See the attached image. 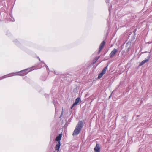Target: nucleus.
Masks as SVG:
<instances>
[{"mask_svg":"<svg viewBox=\"0 0 152 152\" xmlns=\"http://www.w3.org/2000/svg\"><path fill=\"white\" fill-rule=\"evenodd\" d=\"M83 126V122L82 121H79L73 132V135L74 136L78 135L81 130Z\"/></svg>","mask_w":152,"mask_h":152,"instance_id":"1","label":"nucleus"},{"mask_svg":"<svg viewBox=\"0 0 152 152\" xmlns=\"http://www.w3.org/2000/svg\"><path fill=\"white\" fill-rule=\"evenodd\" d=\"M107 68V66L106 67H104L102 70V72L99 74L98 76V78L99 79H100L103 76V75L106 72V71Z\"/></svg>","mask_w":152,"mask_h":152,"instance_id":"2","label":"nucleus"},{"mask_svg":"<svg viewBox=\"0 0 152 152\" xmlns=\"http://www.w3.org/2000/svg\"><path fill=\"white\" fill-rule=\"evenodd\" d=\"M27 69H25L19 72H18L17 75L21 76L25 75L28 73V72H27Z\"/></svg>","mask_w":152,"mask_h":152,"instance_id":"3","label":"nucleus"},{"mask_svg":"<svg viewBox=\"0 0 152 152\" xmlns=\"http://www.w3.org/2000/svg\"><path fill=\"white\" fill-rule=\"evenodd\" d=\"M116 49L114 48L110 54V58H112L116 53L117 52Z\"/></svg>","mask_w":152,"mask_h":152,"instance_id":"4","label":"nucleus"},{"mask_svg":"<svg viewBox=\"0 0 152 152\" xmlns=\"http://www.w3.org/2000/svg\"><path fill=\"white\" fill-rule=\"evenodd\" d=\"M105 42L104 41H103L100 44L99 48V50L98 51V53L99 54L101 52L102 49L103 48L104 45L105 44Z\"/></svg>","mask_w":152,"mask_h":152,"instance_id":"5","label":"nucleus"},{"mask_svg":"<svg viewBox=\"0 0 152 152\" xmlns=\"http://www.w3.org/2000/svg\"><path fill=\"white\" fill-rule=\"evenodd\" d=\"M80 101V97L77 98L75 100V103L73 104L72 106L71 107V109H72L73 107L74 106L76 105L77 104L79 103Z\"/></svg>","mask_w":152,"mask_h":152,"instance_id":"6","label":"nucleus"},{"mask_svg":"<svg viewBox=\"0 0 152 152\" xmlns=\"http://www.w3.org/2000/svg\"><path fill=\"white\" fill-rule=\"evenodd\" d=\"M94 150L95 152H100V147L98 144H96V145L94 148Z\"/></svg>","mask_w":152,"mask_h":152,"instance_id":"7","label":"nucleus"},{"mask_svg":"<svg viewBox=\"0 0 152 152\" xmlns=\"http://www.w3.org/2000/svg\"><path fill=\"white\" fill-rule=\"evenodd\" d=\"M61 145V142H58V143L56 145L55 147V149L56 151L57 152H58L60 148V147Z\"/></svg>","mask_w":152,"mask_h":152,"instance_id":"8","label":"nucleus"},{"mask_svg":"<svg viewBox=\"0 0 152 152\" xmlns=\"http://www.w3.org/2000/svg\"><path fill=\"white\" fill-rule=\"evenodd\" d=\"M62 135L61 134H60L59 135L57 136L55 139V140L58 142H60V140H61L62 137Z\"/></svg>","mask_w":152,"mask_h":152,"instance_id":"9","label":"nucleus"},{"mask_svg":"<svg viewBox=\"0 0 152 152\" xmlns=\"http://www.w3.org/2000/svg\"><path fill=\"white\" fill-rule=\"evenodd\" d=\"M148 60L146 59L143 60L139 64V66H140L143 65L144 63L148 61Z\"/></svg>","mask_w":152,"mask_h":152,"instance_id":"10","label":"nucleus"},{"mask_svg":"<svg viewBox=\"0 0 152 152\" xmlns=\"http://www.w3.org/2000/svg\"><path fill=\"white\" fill-rule=\"evenodd\" d=\"M9 75H4V76H3L1 77H0V80H1L4 78H5L6 77H10L11 76H9Z\"/></svg>","mask_w":152,"mask_h":152,"instance_id":"11","label":"nucleus"},{"mask_svg":"<svg viewBox=\"0 0 152 152\" xmlns=\"http://www.w3.org/2000/svg\"><path fill=\"white\" fill-rule=\"evenodd\" d=\"M100 58V56H98L97 58H96L95 59L97 61V60Z\"/></svg>","mask_w":152,"mask_h":152,"instance_id":"12","label":"nucleus"},{"mask_svg":"<svg viewBox=\"0 0 152 152\" xmlns=\"http://www.w3.org/2000/svg\"><path fill=\"white\" fill-rule=\"evenodd\" d=\"M62 111L61 114H62L63 113V107L62 108Z\"/></svg>","mask_w":152,"mask_h":152,"instance_id":"13","label":"nucleus"},{"mask_svg":"<svg viewBox=\"0 0 152 152\" xmlns=\"http://www.w3.org/2000/svg\"><path fill=\"white\" fill-rule=\"evenodd\" d=\"M61 117V115L60 116V118Z\"/></svg>","mask_w":152,"mask_h":152,"instance_id":"14","label":"nucleus"}]
</instances>
